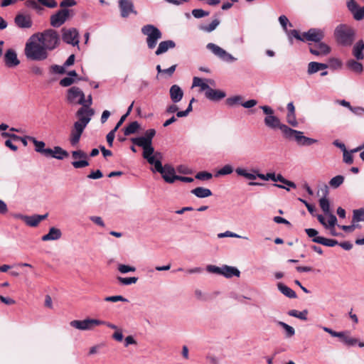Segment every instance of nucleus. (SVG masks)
Wrapping results in <instances>:
<instances>
[{
    "mask_svg": "<svg viewBox=\"0 0 364 364\" xmlns=\"http://www.w3.org/2000/svg\"><path fill=\"white\" fill-rule=\"evenodd\" d=\"M75 79L73 77H70L68 75L67 77H63L59 82V84L62 87H69L75 82Z\"/></svg>",
    "mask_w": 364,
    "mask_h": 364,
    "instance_id": "55",
    "label": "nucleus"
},
{
    "mask_svg": "<svg viewBox=\"0 0 364 364\" xmlns=\"http://www.w3.org/2000/svg\"><path fill=\"white\" fill-rule=\"evenodd\" d=\"M329 66L332 69L336 70L342 67V62L338 58H331L328 60Z\"/></svg>",
    "mask_w": 364,
    "mask_h": 364,
    "instance_id": "54",
    "label": "nucleus"
},
{
    "mask_svg": "<svg viewBox=\"0 0 364 364\" xmlns=\"http://www.w3.org/2000/svg\"><path fill=\"white\" fill-rule=\"evenodd\" d=\"M207 82H209L210 84L214 83V81L212 80L202 79L198 77H194L193 79V87H199L200 91L204 92L205 93L210 88V86Z\"/></svg>",
    "mask_w": 364,
    "mask_h": 364,
    "instance_id": "31",
    "label": "nucleus"
},
{
    "mask_svg": "<svg viewBox=\"0 0 364 364\" xmlns=\"http://www.w3.org/2000/svg\"><path fill=\"white\" fill-rule=\"evenodd\" d=\"M235 173L240 176H243L244 178L252 181L255 180L257 178L264 181L274 180V173H267V174H263L259 173V171L256 169H253L252 173H250L247 169L238 167L235 169Z\"/></svg>",
    "mask_w": 364,
    "mask_h": 364,
    "instance_id": "9",
    "label": "nucleus"
},
{
    "mask_svg": "<svg viewBox=\"0 0 364 364\" xmlns=\"http://www.w3.org/2000/svg\"><path fill=\"white\" fill-rule=\"evenodd\" d=\"M284 185H286L287 187L283 186V185H281V184H277V183H274V186L279 188H283V189H286L287 191H289V188H295L296 187V184L292 182V181H290L287 179H286L284 182Z\"/></svg>",
    "mask_w": 364,
    "mask_h": 364,
    "instance_id": "59",
    "label": "nucleus"
},
{
    "mask_svg": "<svg viewBox=\"0 0 364 364\" xmlns=\"http://www.w3.org/2000/svg\"><path fill=\"white\" fill-rule=\"evenodd\" d=\"M242 100V97L240 95H235L227 99L226 102L229 106H234L237 104H241Z\"/></svg>",
    "mask_w": 364,
    "mask_h": 364,
    "instance_id": "53",
    "label": "nucleus"
},
{
    "mask_svg": "<svg viewBox=\"0 0 364 364\" xmlns=\"http://www.w3.org/2000/svg\"><path fill=\"white\" fill-rule=\"evenodd\" d=\"M5 65L8 68H15L20 64V60L17 58L16 52L12 49H8L4 55Z\"/></svg>",
    "mask_w": 364,
    "mask_h": 364,
    "instance_id": "20",
    "label": "nucleus"
},
{
    "mask_svg": "<svg viewBox=\"0 0 364 364\" xmlns=\"http://www.w3.org/2000/svg\"><path fill=\"white\" fill-rule=\"evenodd\" d=\"M70 11L67 9H63L50 16V25L54 28H59L68 18Z\"/></svg>",
    "mask_w": 364,
    "mask_h": 364,
    "instance_id": "16",
    "label": "nucleus"
},
{
    "mask_svg": "<svg viewBox=\"0 0 364 364\" xmlns=\"http://www.w3.org/2000/svg\"><path fill=\"white\" fill-rule=\"evenodd\" d=\"M35 36L36 40L43 45L47 51L54 50L60 44V36L58 32L53 29L46 30Z\"/></svg>",
    "mask_w": 364,
    "mask_h": 364,
    "instance_id": "4",
    "label": "nucleus"
},
{
    "mask_svg": "<svg viewBox=\"0 0 364 364\" xmlns=\"http://www.w3.org/2000/svg\"><path fill=\"white\" fill-rule=\"evenodd\" d=\"M206 269L208 272L210 273H214L220 275H221L222 274V267H217L215 265L210 264L207 266Z\"/></svg>",
    "mask_w": 364,
    "mask_h": 364,
    "instance_id": "62",
    "label": "nucleus"
},
{
    "mask_svg": "<svg viewBox=\"0 0 364 364\" xmlns=\"http://www.w3.org/2000/svg\"><path fill=\"white\" fill-rule=\"evenodd\" d=\"M72 157L75 160L72 162V165L75 168H81L89 165L87 161V154L82 150L72 151Z\"/></svg>",
    "mask_w": 364,
    "mask_h": 364,
    "instance_id": "17",
    "label": "nucleus"
},
{
    "mask_svg": "<svg viewBox=\"0 0 364 364\" xmlns=\"http://www.w3.org/2000/svg\"><path fill=\"white\" fill-rule=\"evenodd\" d=\"M221 275L224 276L226 278H231L232 277H239L240 275V272L237 268L235 267L224 264L222 266Z\"/></svg>",
    "mask_w": 364,
    "mask_h": 364,
    "instance_id": "33",
    "label": "nucleus"
},
{
    "mask_svg": "<svg viewBox=\"0 0 364 364\" xmlns=\"http://www.w3.org/2000/svg\"><path fill=\"white\" fill-rule=\"evenodd\" d=\"M205 97L213 102L219 101L223 99L226 94L225 92L220 90H214L210 87V88L205 92Z\"/></svg>",
    "mask_w": 364,
    "mask_h": 364,
    "instance_id": "24",
    "label": "nucleus"
},
{
    "mask_svg": "<svg viewBox=\"0 0 364 364\" xmlns=\"http://www.w3.org/2000/svg\"><path fill=\"white\" fill-rule=\"evenodd\" d=\"M328 65L326 63L318 62H310L308 65L307 73L309 75H312L319 70H326Z\"/></svg>",
    "mask_w": 364,
    "mask_h": 364,
    "instance_id": "35",
    "label": "nucleus"
},
{
    "mask_svg": "<svg viewBox=\"0 0 364 364\" xmlns=\"http://www.w3.org/2000/svg\"><path fill=\"white\" fill-rule=\"evenodd\" d=\"M28 140L32 141L35 146V151L38 153L42 154L45 149L46 144L43 141H38L35 137L28 136Z\"/></svg>",
    "mask_w": 364,
    "mask_h": 364,
    "instance_id": "41",
    "label": "nucleus"
},
{
    "mask_svg": "<svg viewBox=\"0 0 364 364\" xmlns=\"http://www.w3.org/2000/svg\"><path fill=\"white\" fill-rule=\"evenodd\" d=\"M309 51L314 55L324 56L331 52V48L326 43L320 41L319 43H315L314 46H311Z\"/></svg>",
    "mask_w": 364,
    "mask_h": 364,
    "instance_id": "21",
    "label": "nucleus"
},
{
    "mask_svg": "<svg viewBox=\"0 0 364 364\" xmlns=\"http://www.w3.org/2000/svg\"><path fill=\"white\" fill-rule=\"evenodd\" d=\"M68 156V152L64 150L60 146H56L53 147V158L63 160V159Z\"/></svg>",
    "mask_w": 364,
    "mask_h": 364,
    "instance_id": "40",
    "label": "nucleus"
},
{
    "mask_svg": "<svg viewBox=\"0 0 364 364\" xmlns=\"http://www.w3.org/2000/svg\"><path fill=\"white\" fill-rule=\"evenodd\" d=\"M119 8L120 14L122 18L128 17L131 14H137V11L134 9V3L132 0H119Z\"/></svg>",
    "mask_w": 364,
    "mask_h": 364,
    "instance_id": "18",
    "label": "nucleus"
},
{
    "mask_svg": "<svg viewBox=\"0 0 364 364\" xmlns=\"http://www.w3.org/2000/svg\"><path fill=\"white\" fill-rule=\"evenodd\" d=\"M233 172V168L230 164H226L217 171L216 176L229 175Z\"/></svg>",
    "mask_w": 364,
    "mask_h": 364,
    "instance_id": "49",
    "label": "nucleus"
},
{
    "mask_svg": "<svg viewBox=\"0 0 364 364\" xmlns=\"http://www.w3.org/2000/svg\"><path fill=\"white\" fill-rule=\"evenodd\" d=\"M48 216V213L44 215H26L25 223L30 227H37L38 224Z\"/></svg>",
    "mask_w": 364,
    "mask_h": 364,
    "instance_id": "27",
    "label": "nucleus"
},
{
    "mask_svg": "<svg viewBox=\"0 0 364 364\" xmlns=\"http://www.w3.org/2000/svg\"><path fill=\"white\" fill-rule=\"evenodd\" d=\"M260 109L267 115L264 119V124L269 129H279L285 137L290 127L282 124L280 119L274 114V110L269 106H260Z\"/></svg>",
    "mask_w": 364,
    "mask_h": 364,
    "instance_id": "3",
    "label": "nucleus"
},
{
    "mask_svg": "<svg viewBox=\"0 0 364 364\" xmlns=\"http://www.w3.org/2000/svg\"><path fill=\"white\" fill-rule=\"evenodd\" d=\"M169 95L172 102L176 104L183 99V91L178 85H173L169 89Z\"/></svg>",
    "mask_w": 364,
    "mask_h": 364,
    "instance_id": "23",
    "label": "nucleus"
},
{
    "mask_svg": "<svg viewBox=\"0 0 364 364\" xmlns=\"http://www.w3.org/2000/svg\"><path fill=\"white\" fill-rule=\"evenodd\" d=\"M307 314L308 311L306 310H304L302 311H299L297 310H291L288 312V314L291 316L298 318L303 321L307 320Z\"/></svg>",
    "mask_w": 364,
    "mask_h": 364,
    "instance_id": "45",
    "label": "nucleus"
},
{
    "mask_svg": "<svg viewBox=\"0 0 364 364\" xmlns=\"http://www.w3.org/2000/svg\"><path fill=\"white\" fill-rule=\"evenodd\" d=\"M277 288L282 294H283L284 296H286L288 298L294 299L296 297V292L293 289L289 288V287L284 284L283 283H281V282L278 283Z\"/></svg>",
    "mask_w": 364,
    "mask_h": 364,
    "instance_id": "37",
    "label": "nucleus"
},
{
    "mask_svg": "<svg viewBox=\"0 0 364 364\" xmlns=\"http://www.w3.org/2000/svg\"><path fill=\"white\" fill-rule=\"evenodd\" d=\"M220 24V21L218 19H214L208 25H203L200 26V29L207 33H210L214 31L218 26Z\"/></svg>",
    "mask_w": 364,
    "mask_h": 364,
    "instance_id": "44",
    "label": "nucleus"
},
{
    "mask_svg": "<svg viewBox=\"0 0 364 364\" xmlns=\"http://www.w3.org/2000/svg\"><path fill=\"white\" fill-rule=\"evenodd\" d=\"M132 143L136 146H139L143 149V157L144 159H148L149 154H154V147L151 145V143L148 141L144 136L132 138L131 139Z\"/></svg>",
    "mask_w": 364,
    "mask_h": 364,
    "instance_id": "15",
    "label": "nucleus"
},
{
    "mask_svg": "<svg viewBox=\"0 0 364 364\" xmlns=\"http://www.w3.org/2000/svg\"><path fill=\"white\" fill-rule=\"evenodd\" d=\"M163 158V155L161 152L156 151L154 154H149V156H148V159H145L149 164L154 165V168L152 169L153 171H156V164L157 161L161 162V159Z\"/></svg>",
    "mask_w": 364,
    "mask_h": 364,
    "instance_id": "39",
    "label": "nucleus"
},
{
    "mask_svg": "<svg viewBox=\"0 0 364 364\" xmlns=\"http://www.w3.org/2000/svg\"><path fill=\"white\" fill-rule=\"evenodd\" d=\"M287 121L292 127H296L298 126V122H297L296 119L295 113L287 114Z\"/></svg>",
    "mask_w": 364,
    "mask_h": 364,
    "instance_id": "61",
    "label": "nucleus"
},
{
    "mask_svg": "<svg viewBox=\"0 0 364 364\" xmlns=\"http://www.w3.org/2000/svg\"><path fill=\"white\" fill-rule=\"evenodd\" d=\"M341 339L348 346L358 345L360 348L364 347V342H359L357 338L351 337L349 331H343V336H341Z\"/></svg>",
    "mask_w": 364,
    "mask_h": 364,
    "instance_id": "29",
    "label": "nucleus"
},
{
    "mask_svg": "<svg viewBox=\"0 0 364 364\" xmlns=\"http://www.w3.org/2000/svg\"><path fill=\"white\" fill-rule=\"evenodd\" d=\"M277 324L284 328L287 338H291L294 336L295 330L292 326L283 321H277Z\"/></svg>",
    "mask_w": 364,
    "mask_h": 364,
    "instance_id": "42",
    "label": "nucleus"
},
{
    "mask_svg": "<svg viewBox=\"0 0 364 364\" xmlns=\"http://www.w3.org/2000/svg\"><path fill=\"white\" fill-rule=\"evenodd\" d=\"M78 120L76 121L70 131V142L72 146H75L80 141L83 131L86 128L91 119L82 115H76Z\"/></svg>",
    "mask_w": 364,
    "mask_h": 364,
    "instance_id": "6",
    "label": "nucleus"
},
{
    "mask_svg": "<svg viewBox=\"0 0 364 364\" xmlns=\"http://www.w3.org/2000/svg\"><path fill=\"white\" fill-rule=\"evenodd\" d=\"M62 40L67 44L73 46H78L79 45V33L75 28H63L61 30Z\"/></svg>",
    "mask_w": 364,
    "mask_h": 364,
    "instance_id": "14",
    "label": "nucleus"
},
{
    "mask_svg": "<svg viewBox=\"0 0 364 364\" xmlns=\"http://www.w3.org/2000/svg\"><path fill=\"white\" fill-rule=\"evenodd\" d=\"M328 216V228H334L337 223V218L331 212L329 213L326 214Z\"/></svg>",
    "mask_w": 364,
    "mask_h": 364,
    "instance_id": "60",
    "label": "nucleus"
},
{
    "mask_svg": "<svg viewBox=\"0 0 364 364\" xmlns=\"http://www.w3.org/2000/svg\"><path fill=\"white\" fill-rule=\"evenodd\" d=\"M115 132L116 131L112 129L107 134L106 139L109 147H112L113 145V141L115 137Z\"/></svg>",
    "mask_w": 364,
    "mask_h": 364,
    "instance_id": "64",
    "label": "nucleus"
},
{
    "mask_svg": "<svg viewBox=\"0 0 364 364\" xmlns=\"http://www.w3.org/2000/svg\"><path fill=\"white\" fill-rule=\"evenodd\" d=\"M175 47L176 43L172 40L161 41V43H159V46L156 50L155 51V54L156 55H160L168 51L169 49L173 48Z\"/></svg>",
    "mask_w": 364,
    "mask_h": 364,
    "instance_id": "32",
    "label": "nucleus"
},
{
    "mask_svg": "<svg viewBox=\"0 0 364 364\" xmlns=\"http://www.w3.org/2000/svg\"><path fill=\"white\" fill-rule=\"evenodd\" d=\"M192 14L196 18H200L208 16L209 15V12L201 9H195L192 11Z\"/></svg>",
    "mask_w": 364,
    "mask_h": 364,
    "instance_id": "57",
    "label": "nucleus"
},
{
    "mask_svg": "<svg viewBox=\"0 0 364 364\" xmlns=\"http://www.w3.org/2000/svg\"><path fill=\"white\" fill-rule=\"evenodd\" d=\"M141 31L142 34L146 36V44L149 49L154 48L158 43V41L161 38L162 33L161 31L152 24H146L144 26Z\"/></svg>",
    "mask_w": 364,
    "mask_h": 364,
    "instance_id": "7",
    "label": "nucleus"
},
{
    "mask_svg": "<svg viewBox=\"0 0 364 364\" xmlns=\"http://www.w3.org/2000/svg\"><path fill=\"white\" fill-rule=\"evenodd\" d=\"M195 178L201 181H208L213 178V175L207 171H200L196 173Z\"/></svg>",
    "mask_w": 364,
    "mask_h": 364,
    "instance_id": "52",
    "label": "nucleus"
},
{
    "mask_svg": "<svg viewBox=\"0 0 364 364\" xmlns=\"http://www.w3.org/2000/svg\"><path fill=\"white\" fill-rule=\"evenodd\" d=\"M36 36L31 37L25 47V55L27 58L32 60H43L48 58V51L38 41H35Z\"/></svg>",
    "mask_w": 364,
    "mask_h": 364,
    "instance_id": "2",
    "label": "nucleus"
},
{
    "mask_svg": "<svg viewBox=\"0 0 364 364\" xmlns=\"http://www.w3.org/2000/svg\"><path fill=\"white\" fill-rule=\"evenodd\" d=\"M104 323V321L95 318H86L84 320H74L70 324L72 327L81 331H92L96 326Z\"/></svg>",
    "mask_w": 364,
    "mask_h": 364,
    "instance_id": "10",
    "label": "nucleus"
},
{
    "mask_svg": "<svg viewBox=\"0 0 364 364\" xmlns=\"http://www.w3.org/2000/svg\"><path fill=\"white\" fill-rule=\"evenodd\" d=\"M312 241L316 243L321 244L327 247H334L338 244V242L335 240L327 239L323 237H318L313 238Z\"/></svg>",
    "mask_w": 364,
    "mask_h": 364,
    "instance_id": "38",
    "label": "nucleus"
},
{
    "mask_svg": "<svg viewBox=\"0 0 364 364\" xmlns=\"http://www.w3.org/2000/svg\"><path fill=\"white\" fill-rule=\"evenodd\" d=\"M285 138L289 139H294L300 146H310L318 141L316 139L305 136L302 132L291 128L289 129Z\"/></svg>",
    "mask_w": 364,
    "mask_h": 364,
    "instance_id": "12",
    "label": "nucleus"
},
{
    "mask_svg": "<svg viewBox=\"0 0 364 364\" xmlns=\"http://www.w3.org/2000/svg\"><path fill=\"white\" fill-rule=\"evenodd\" d=\"M92 104V95H89L85 99L84 97V102L81 105L82 107H80L76 112V115H82L86 117H89L92 119V117L94 115L95 112L94 109L90 108V106Z\"/></svg>",
    "mask_w": 364,
    "mask_h": 364,
    "instance_id": "19",
    "label": "nucleus"
},
{
    "mask_svg": "<svg viewBox=\"0 0 364 364\" xmlns=\"http://www.w3.org/2000/svg\"><path fill=\"white\" fill-rule=\"evenodd\" d=\"M360 60H357L356 59H349L346 61V67L350 70L351 71L360 74L363 71V65Z\"/></svg>",
    "mask_w": 364,
    "mask_h": 364,
    "instance_id": "34",
    "label": "nucleus"
},
{
    "mask_svg": "<svg viewBox=\"0 0 364 364\" xmlns=\"http://www.w3.org/2000/svg\"><path fill=\"white\" fill-rule=\"evenodd\" d=\"M15 23L21 28H28L32 26V21L29 16L18 14L14 19Z\"/></svg>",
    "mask_w": 364,
    "mask_h": 364,
    "instance_id": "26",
    "label": "nucleus"
},
{
    "mask_svg": "<svg viewBox=\"0 0 364 364\" xmlns=\"http://www.w3.org/2000/svg\"><path fill=\"white\" fill-rule=\"evenodd\" d=\"M206 48L215 57L225 63H231L237 60V58L234 57L231 53L213 43H208Z\"/></svg>",
    "mask_w": 364,
    "mask_h": 364,
    "instance_id": "8",
    "label": "nucleus"
},
{
    "mask_svg": "<svg viewBox=\"0 0 364 364\" xmlns=\"http://www.w3.org/2000/svg\"><path fill=\"white\" fill-rule=\"evenodd\" d=\"M155 171L160 173L166 183H173L176 181L177 175L175 169L170 164H165L163 166L161 162L157 161Z\"/></svg>",
    "mask_w": 364,
    "mask_h": 364,
    "instance_id": "11",
    "label": "nucleus"
},
{
    "mask_svg": "<svg viewBox=\"0 0 364 364\" xmlns=\"http://www.w3.org/2000/svg\"><path fill=\"white\" fill-rule=\"evenodd\" d=\"M291 37L303 42L307 41L319 43L324 37V32L319 28H311L308 31L304 32L302 35H300L297 30L294 29L289 33L291 43H292Z\"/></svg>",
    "mask_w": 364,
    "mask_h": 364,
    "instance_id": "5",
    "label": "nucleus"
},
{
    "mask_svg": "<svg viewBox=\"0 0 364 364\" xmlns=\"http://www.w3.org/2000/svg\"><path fill=\"white\" fill-rule=\"evenodd\" d=\"M346 7L355 21H360L359 16L361 7L359 6L355 0H346Z\"/></svg>",
    "mask_w": 364,
    "mask_h": 364,
    "instance_id": "22",
    "label": "nucleus"
},
{
    "mask_svg": "<svg viewBox=\"0 0 364 364\" xmlns=\"http://www.w3.org/2000/svg\"><path fill=\"white\" fill-rule=\"evenodd\" d=\"M84 97V92L78 87L73 86L67 90L66 100L70 105H82Z\"/></svg>",
    "mask_w": 364,
    "mask_h": 364,
    "instance_id": "13",
    "label": "nucleus"
},
{
    "mask_svg": "<svg viewBox=\"0 0 364 364\" xmlns=\"http://www.w3.org/2000/svg\"><path fill=\"white\" fill-rule=\"evenodd\" d=\"M65 68H66V67L64 65H52L50 68L52 72H53L55 73H58V74H64L65 73Z\"/></svg>",
    "mask_w": 364,
    "mask_h": 364,
    "instance_id": "63",
    "label": "nucleus"
},
{
    "mask_svg": "<svg viewBox=\"0 0 364 364\" xmlns=\"http://www.w3.org/2000/svg\"><path fill=\"white\" fill-rule=\"evenodd\" d=\"M117 280L122 285H131L135 284L138 281V277H118Z\"/></svg>",
    "mask_w": 364,
    "mask_h": 364,
    "instance_id": "48",
    "label": "nucleus"
},
{
    "mask_svg": "<svg viewBox=\"0 0 364 364\" xmlns=\"http://www.w3.org/2000/svg\"><path fill=\"white\" fill-rule=\"evenodd\" d=\"M356 32L351 26L341 23L334 30V36L337 43L345 47L351 46L355 41Z\"/></svg>",
    "mask_w": 364,
    "mask_h": 364,
    "instance_id": "1",
    "label": "nucleus"
},
{
    "mask_svg": "<svg viewBox=\"0 0 364 364\" xmlns=\"http://www.w3.org/2000/svg\"><path fill=\"white\" fill-rule=\"evenodd\" d=\"M191 193L198 198H208L212 196V191L207 188L197 187L191 191Z\"/></svg>",
    "mask_w": 364,
    "mask_h": 364,
    "instance_id": "36",
    "label": "nucleus"
},
{
    "mask_svg": "<svg viewBox=\"0 0 364 364\" xmlns=\"http://www.w3.org/2000/svg\"><path fill=\"white\" fill-rule=\"evenodd\" d=\"M352 55L357 60L364 59V41L359 40L353 46Z\"/></svg>",
    "mask_w": 364,
    "mask_h": 364,
    "instance_id": "25",
    "label": "nucleus"
},
{
    "mask_svg": "<svg viewBox=\"0 0 364 364\" xmlns=\"http://www.w3.org/2000/svg\"><path fill=\"white\" fill-rule=\"evenodd\" d=\"M218 237L219 238H223V237H235V238H242V239H245V240L248 239V237H247L237 235V234H236L235 232H230L229 230L225 231V232L219 233L218 235Z\"/></svg>",
    "mask_w": 364,
    "mask_h": 364,
    "instance_id": "51",
    "label": "nucleus"
},
{
    "mask_svg": "<svg viewBox=\"0 0 364 364\" xmlns=\"http://www.w3.org/2000/svg\"><path fill=\"white\" fill-rule=\"evenodd\" d=\"M139 128V124L137 122H132L124 129L125 136H129L135 133Z\"/></svg>",
    "mask_w": 364,
    "mask_h": 364,
    "instance_id": "43",
    "label": "nucleus"
},
{
    "mask_svg": "<svg viewBox=\"0 0 364 364\" xmlns=\"http://www.w3.org/2000/svg\"><path fill=\"white\" fill-rule=\"evenodd\" d=\"M41 5L48 8L53 9L57 7L58 3L55 0H37Z\"/></svg>",
    "mask_w": 364,
    "mask_h": 364,
    "instance_id": "58",
    "label": "nucleus"
},
{
    "mask_svg": "<svg viewBox=\"0 0 364 364\" xmlns=\"http://www.w3.org/2000/svg\"><path fill=\"white\" fill-rule=\"evenodd\" d=\"M62 237V232L60 229L52 227L49 229L47 234L42 236L41 240L43 241H52L58 240Z\"/></svg>",
    "mask_w": 364,
    "mask_h": 364,
    "instance_id": "28",
    "label": "nucleus"
},
{
    "mask_svg": "<svg viewBox=\"0 0 364 364\" xmlns=\"http://www.w3.org/2000/svg\"><path fill=\"white\" fill-rule=\"evenodd\" d=\"M353 221L364 222V208H361L353 210Z\"/></svg>",
    "mask_w": 364,
    "mask_h": 364,
    "instance_id": "47",
    "label": "nucleus"
},
{
    "mask_svg": "<svg viewBox=\"0 0 364 364\" xmlns=\"http://www.w3.org/2000/svg\"><path fill=\"white\" fill-rule=\"evenodd\" d=\"M323 196L319 200V205L325 214L331 213L330 210V203L328 199L326 198L328 194V188L326 185L324 186V188L322 189Z\"/></svg>",
    "mask_w": 364,
    "mask_h": 364,
    "instance_id": "30",
    "label": "nucleus"
},
{
    "mask_svg": "<svg viewBox=\"0 0 364 364\" xmlns=\"http://www.w3.org/2000/svg\"><path fill=\"white\" fill-rule=\"evenodd\" d=\"M105 301L110 302L123 301L128 302V299L121 295L110 296L105 298Z\"/></svg>",
    "mask_w": 364,
    "mask_h": 364,
    "instance_id": "56",
    "label": "nucleus"
},
{
    "mask_svg": "<svg viewBox=\"0 0 364 364\" xmlns=\"http://www.w3.org/2000/svg\"><path fill=\"white\" fill-rule=\"evenodd\" d=\"M343 181L344 177L341 175H338L330 180L329 185L333 188H337L343 183Z\"/></svg>",
    "mask_w": 364,
    "mask_h": 364,
    "instance_id": "46",
    "label": "nucleus"
},
{
    "mask_svg": "<svg viewBox=\"0 0 364 364\" xmlns=\"http://www.w3.org/2000/svg\"><path fill=\"white\" fill-rule=\"evenodd\" d=\"M118 271L122 274H127L128 272H134L136 271V267L127 264H120L117 267Z\"/></svg>",
    "mask_w": 364,
    "mask_h": 364,
    "instance_id": "50",
    "label": "nucleus"
}]
</instances>
